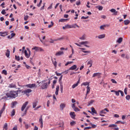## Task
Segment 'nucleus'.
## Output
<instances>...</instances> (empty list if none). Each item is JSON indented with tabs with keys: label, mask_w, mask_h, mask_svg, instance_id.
<instances>
[{
	"label": "nucleus",
	"mask_w": 130,
	"mask_h": 130,
	"mask_svg": "<svg viewBox=\"0 0 130 130\" xmlns=\"http://www.w3.org/2000/svg\"><path fill=\"white\" fill-rule=\"evenodd\" d=\"M21 91V90H18L17 91H10L9 93H6V96H7V98H16L18 96V93H20Z\"/></svg>",
	"instance_id": "f257e3e1"
},
{
	"label": "nucleus",
	"mask_w": 130,
	"mask_h": 130,
	"mask_svg": "<svg viewBox=\"0 0 130 130\" xmlns=\"http://www.w3.org/2000/svg\"><path fill=\"white\" fill-rule=\"evenodd\" d=\"M48 80V82L47 83H42V85L41 86V87L42 89H47L48 87V85L50 84L51 79H49Z\"/></svg>",
	"instance_id": "f03ea898"
},
{
	"label": "nucleus",
	"mask_w": 130,
	"mask_h": 130,
	"mask_svg": "<svg viewBox=\"0 0 130 130\" xmlns=\"http://www.w3.org/2000/svg\"><path fill=\"white\" fill-rule=\"evenodd\" d=\"M28 104V102H26L25 103H24V104H23V105H22V107H21V111H23L24 110V109H25V110H28V109L29 108V106H27V105Z\"/></svg>",
	"instance_id": "7ed1b4c3"
},
{
	"label": "nucleus",
	"mask_w": 130,
	"mask_h": 130,
	"mask_svg": "<svg viewBox=\"0 0 130 130\" xmlns=\"http://www.w3.org/2000/svg\"><path fill=\"white\" fill-rule=\"evenodd\" d=\"M32 92V90L30 89H27L26 90H24L22 91H21V93L24 94H26V95H27V96H29V93Z\"/></svg>",
	"instance_id": "20e7f679"
},
{
	"label": "nucleus",
	"mask_w": 130,
	"mask_h": 130,
	"mask_svg": "<svg viewBox=\"0 0 130 130\" xmlns=\"http://www.w3.org/2000/svg\"><path fill=\"white\" fill-rule=\"evenodd\" d=\"M79 44L83 45L84 46H85L87 48H89L90 46L87 45L90 44V42L88 41H84V42H81L79 43Z\"/></svg>",
	"instance_id": "39448f33"
},
{
	"label": "nucleus",
	"mask_w": 130,
	"mask_h": 130,
	"mask_svg": "<svg viewBox=\"0 0 130 130\" xmlns=\"http://www.w3.org/2000/svg\"><path fill=\"white\" fill-rule=\"evenodd\" d=\"M76 103H74L72 104V108L75 111V112H79L80 111V110L75 106Z\"/></svg>",
	"instance_id": "423d86ee"
},
{
	"label": "nucleus",
	"mask_w": 130,
	"mask_h": 130,
	"mask_svg": "<svg viewBox=\"0 0 130 130\" xmlns=\"http://www.w3.org/2000/svg\"><path fill=\"white\" fill-rule=\"evenodd\" d=\"M31 49L35 50L36 51H44V50L40 47H35L32 48Z\"/></svg>",
	"instance_id": "0eeeda50"
},
{
	"label": "nucleus",
	"mask_w": 130,
	"mask_h": 130,
	"mask_svg": "<svg viewBox=\"0 0 130 130\" xmlns=\"http://www.w3.org/2000/svg\"><path fill=\"white\" fill-rule=\"evenodd\" d=\"M101 75H102V73H94L92 75V77H98V78H101Z\"/></svg>",
	"instance_id": "6e6552de"
},
{
	"label": "nucleus",
	"mask_w": 130,
	"mask_h": 130,
	"mask_svg": "<svg viewBox=\"0 0 130 130\" xmlns=\"http://www.w3.org/2000/svg\"><path fill=\"white\" fill-rule=\"evenodd\" d=\"M36 86V84H28L25 85V87H27L28 88H32L34 87H35Z\"/></svg>",
	"instance_id": "1a4fd4ad"
},
{
	"label": "nucleus",
	"mask_w": 130,
	"mask_h": 130,
	"mask_svg": "<svg viewBox=\"0 0 130 130\" xmlns=\"http://www.w3.org/2000/svg\"><path fill=\"white\" fill-rule=\"evenodd\" d=\"M80 79H79L77 83L76 84H73L72 86V88L73 89L75 88V87H76L77 86H78L79 84L80 83Z\"/></svg>",
	"instance_id": "9d476101"
},
{
	"label": "nucleus",
	"mask_w": 130,
	"mask_h": 130,
	"mask_svg": "<svg viewBox=\"0 0 130 130\" xmlns=\"http://www.w3.org/2000/svg\"><path fill=\"white\" fill-rule=\"evenodd\" d=\"M6 109V105L5 104L2 109V110L0 111V118L2 117V115L3 113L4 112L5 110Z\"/></svg>",
	"instance_id": "9b49d317"
},
{
	"label": "nucleus",
	"mask_w": 130,
	"mask_h": 130,
	"mask_svg": "<svg viewBox=\"0 0 130 130\" xmlns=\"http://www.w3.org/2000/svg\"><path fill=\"white\" fill-rule=\"evenodd\" d=\"M110 11L111 13H114V14H113L114 15H115V16L117 15L118 12L116 11V10H115L114 9H112L110 10Z\"/></svg>",
	"instance_id": "f8f14e48"
},
{
	"label": "nucleus",
	"mask_w": 130,
	"mask_h": 130,
	"mask_svg": "<svg viewBox=\"0 0 130 130\" xmlns=\"http://www.w3.org/2000/svg\"><path fill=\"white\" fill-rule=\"evenodd\" d=\"M8 87H9L10 88H16V84L11 83V84H9V86H8Z\"/></svg>",
	"instance_id": "ddd939ff"
},
{
	"label": "nucleus",
	"mask_w": 130,
	"mask_h": 130,
	"mask_svg": "<svg viewBox=\"0 0 130 130\" xmlns=\"http://www.w3.org/2000/svg\"><path fill=\"white\" fill-rule=\"evenodd\" d=\"M70 115L71 116V117L73 119H74L75 118V117L76 116L75 113L74 112H71L70 113Z\"/></svg>",
	"instance_id": "4468645a"
},
{
	"label": "nucleus",
	"mask_w": 130,
	"mask_h": 130,
	"mask_svg": "<svg viewBox=\"0 0 130 130\" xmlns=\"http://www.w3.org/2000/svg\"><path fill=\"white\" fill-rule=\"evenodd\" d=\"M63 54H64V52L63 51H59L55 54V56H60Z\"/></svg>",
	"instance_id": "2eb2a0df"
},
{
	"label": "nucleus",
	"mask_w": 130,
	"mask_h": 130,
	"mask_svg": "<svg viewBox=\"0 0 130 130\" xmlns=\"http://www.w3.org/2000/svg\"><path fill=\"white\" fill-rule=\"evenodd\" d=\"M64 39H65V37H62L61 38H58L56 39H54V41H55L56 42H57L58 41H62L63 40H64Z\"/></svg>",
	"instance_id": "dca6fc26"
},
{
	"label": "nucleus",
	"mask_w": 130,
	"mask_h": 130,
	"mask_svg": "<svg viewBox=\"0 0 130 130\" xmlns=\"http://www.w3.org/2000/svg\"><path fill=\"white\" fill-rule=\"evenodd\" d=\"M59 90V86H57L55 89V95H57L58 94Z\"/></svg>",
	"instance_id": "f3484780"
},
{
	"label": "nucleus",
	"mask_w": 130,
	"mask_h": 130,
	"mask_svg": "<svg viewBox=\"0 0 130 130\" xmlns=\"http://www.w3.org/2000/svg\"><path fill=\"white\" fill-rule=\"evenodd\" d=\"M6 57H7V58H10V51H9V49L6 50Z\"/></svg>",
	"instance_id": "a211bd4d"
},
{
	"label": "nucleus",
	"mask_w": 130,
	"mask_h": 130,
	"mask_svg": "<svg viewBox=\"0 0 130 130\" xmlns=\"http://www.w3.org/2000/svg\"><path fill=\"white\" fill-rule=\"evenodd\" d=\"M86 88H87V91H86V96H87L88 94H89L90 91V88L89 86H87L86 87Z\"/></svg>",
	"instance_id": "6ab92c4d"
},
{
	"label": "nucleus",
	"mask_w": 130,
	"mask_h": 130,
	"mask_svg": "<svg viewBox=\"0 0 130 130\" xmlns=\"http://www.w3.org/2000/svg\"><path fill=\"white\" fill-rule=\"evenodd\" d=\"M95 8L98 9L99 11H102L103 10V6H101L100 5L95 6Z\"/></svg>",
	"instance_id": "aec40b11"
},
{
	"label": "nucleus",
	"mask_w": 130,
	"mask_h": 130,
	"mask_svg": "<svg viewBox=\"0 0 130 130\" xmlns=\"http://www.w3.org/2000/svg\"><path fill=\"white\" fill-rule=\"evenodd\" d=\"M86 35L84 34L81 37L79 38V39L81 40H86Z\"/></svg>",
	"instance_id": "412c9836"
},
{
	"label": "nucleus",
	"mask_w": 130,
	"mask_h": 130,
	"mask_svg": "<svg viewBox=\"0 0 130 130\" xmlns=\"http://www.w3.org/2000/svg\"><path fill=\"white\" fill-rule=\"evenodd\" d=\"M65 107H66V105H65L64 104L62 103V104H61L60 105L59 108H60V109L61 110H63V109Z\"/></svg>",
	"instance_id": "4be33fe9"
},
{
	"label": "nucleus",
	"mask_w": 130,
	"mask_h": 130,
	"mask_svg": "<svg viewBox=\"0 0 130 130\" xmlns=\"http://www.w3.org/2000/svg\"><path fill=\"white\" fill-rule=\"evenodd\" d=\"M77 69V66L74 65L69 68V70H74Z\"/></svg>",
	"instance_id": "5701e85b"
},
{
	"label": "nucleus",
	"mask_w": 130,
	"mask_h": 130,
	"mask_svg": "<svg viewBox=\"0 0 130 130\" xmlns=\"http://www.w3.org/2000/svg\"><path fill=\"white\" fill-rule=\"evenodd\" d=\"M106 37V35L105 34L104 35H99L98 38L99 39H103V38H105Z\"/></svg>",
	"instance_id": "b1692460"
},
{
	"label": "nucleus",
	"mask_w": 130,
	"mask_h": 130,
	"mask_svg": "<svg viewBox=\"0 0 130 130\" xmlns=\"http://www.w3.org/2000/svg\"><path fill=\"white\" fill-rule=\"evenodd\" d=\"M30 54H31L30 51V50H28V53H26V54H25V57H26V58H29L30 55Z\"/></svg>",
	"instance_id": "393cba45"
},
{
	"label": "nucleus",
	"mask_w": 130,
	"mask_h": 130,
	"mask_svg": "<svg viewBox=\"0 0 130 130\" xmlns=\"http://www.w3.org/2000/svg\"><path fill=\"white\" fill-rule=\"evenodd\" d=\"M72 28H76V27L79 28L80 27L77 24L71 25Z\"/></svg>",
	"instance_id": "a878e982"
},
{
	"label": "nucleus",
	"mask_w": 130,
	"mask_h": 130,
	"mask_svg": "<svg viewBox=\"0 0 130 130\" xmlns=\"http://www.w3.org/2000/svg\"><path fill=\"white\" fill-rule=\"evenodd\" d=\"M62 78H63V76L61 75V76L60 77L58 80V82L59 84H62Z\"/></svg>",
	"instance_id": "bb28decb"
},
{
	"label": "nucleus",
	"mask_w": 130,
	"mask_h": 130,
	"mask_svg": "<svg viewBox=\"0 0 130 130\" xmlns=\"http://www.w3.org/2000/svg\"><path fill=\"white\" fill-rule=\"evenodd\" d=\"M122 41H123V38H119V39H118V40L117 41V42L118 43L120 44V43H121L122 42Z\"/></svg>",
	"instance_id": "cd10ccee"
},
{
	"label": "nucleus",
	"mask_w": 130,
	"mask_h": 130,
	"mask_svg": "<svg viewBox=\"0 0 130 130\" xmlns=\"http://www.w3.org/2000/svg\"><path fill=\"white\" fill-rule=\"evenodd\" d=\"M38 101H36L32 103V108H35L37 106Z\"/></svg>",
	"instance_id": "c85d7f7f"
},
{
	"label": "nucleus",
	"mask_w": 130,
	"mask_h": 130,
	"mask_svg": "<svg viewBox=\"0 0 130 130\" xmlns=\"http://www.w3.org/2000/svg\"><path fill=\"white\" fill-rule=\"evenodd\" d=\"M60 85V91L61 93L63 92V84H59Z\"/></svg>",
	"instance_id": "c756f323"
},
{
	"label": "nucleus",
	"mask_w": 130,
	"mask_h": 130,
	"mask_svg": "<svg viewBox=\"0 0 130 130\" xmlns=\"http://www.w3.org/2000/svg\"><path fill=\"white\" fill-rule=\"evenodd\" d=\"M124 23L125 25H128L130 23V21L129 20H126L124 21Z\"/></svg>",
	"instance_id": "7c9ffc66"
},
{
	"label": "nucleus",
	"mask_w": 130,
	"mask_h": 130,
	"mask_svg": "<svg viewBox=\"0 0 130 130\" xmlns=\"http://www.w3.org/2000/svg\"><path fill=\"white\" fill-rule=\"evenodd\" d=\"M89 125H91V128H96V126H97L96 125L93 124H92L91 122H90V123H89Z\"/></svg>",
	"instance_id": "2f4dec72"
},
{
	"label": "nucleus",
	"mask_w": 130,
	"mask_h": 130,
	"mask_svg": "<svg viewBox=\"0 0 130 130\" xmlns=\"http://www.w3.org/2000/svg\"><path fill=\"white\" fill-rule=\"evenodd\" d=\"M0 34H2L1 35L2 37H4V36L3 35H5V36H7L8 32H0Z\"/></svg>",
	"instance_id": "473e14b6"
},
{
	"label": "nucleus",
	"mask_w": 130,
	"mask_h": 130,
	"mask_svg": "<svg viewBox=\"0 0 130 130\" xmlns=\"http://www.w3.org/2000/svg\"><path fill=\"white\" fill-rule=\"evenodd\" d=\"M91 112L93 113L94 114H97L96 111H95V109L93 107L91 108Z\"/></svg>",
	"instance_id": "72a5a7b5"
},
{
	"label": "nucleus",
	"mask_w": 130,
	"mask_h": 130,
	"mask_svg": "<svg viewBox=\"0 0 130 130\" xmlns=\"http://www.w3.org/2000/svg\"><path fill=\"white\" fill-rule=\"evenodd\" d=\"M87 64L89 65L90 64L89 68H91L92 66V60H90L87 62Z\"/></svg>",
	"instance_id": "f704fd0d"
},
{
	"label": "nucleus",
	"mask_w": 130,
	"mask_h": 130,
	"mask_svg": "<svg viewBox=\"0 0 130 130\" xmlns=\"http://www.w3.org/2000/svg\"><path fill=\"white\" fill-rule=\"evenodd\" d=\"M67 20H68V19H60V20H58V22H64Z\"/></svg>",
	"instance_id": "c9c22d12"
},
{
	"label": "nucleus",
	"mask_w": 130,
	"mask_h": 130,
	"mask_svg": "<svg viewBox=\"0 0 130 130\" xmlns=\"http://www.w3.org/2000/svg\"><path fill=\"white\" fill-rule=\"evenodd\" d=\"M90 84L89 82H83L82 84V85H84V86H87V85H89Z\"/></svg>",
	"instance_id": "e433bc0d"
},
{
	"label": "nucleus",
	"mask_w": 130,
	"mask_h": 130,
	"mask_svg": "<svg viewBox=\"0 0 130 130\" xmlns=\"http://www.w3.org/2000/svg\"><path fill=\"white\" fill-rule=\"evenodd\" d=\"M40 124H42L43 123V118H42V115H41L40 117Z\"/></svg>",
	"instance_id": "4c0bfd02"
},
{
	"label": "nucleus",
	"mask_w": 130,
	"mask_h": 130,
	"mask_svg": "<svg viewBox=\"0 0 130 130\" xmlns=\"http://www.w3.org/2000/svg\"><path fill=\"white\" fill-rule=\"evenodd\" d=\"M15 114V111L14 109L12 110V111H11V116H14Z\"/></svg>",
	"instance_id": "58836bf2"
},
{
	"label": "nucleus",
	"mask_w": 130,
	"mask_h": 130,
	"mask_svg": "<svg viewBox=\"0 0 130 130\" xmlns=\"http://www.w3.org/2000/svg\"><path fill=\"white\" fill-rule=\"evenodd\" d=\"M111 81L112 82V83H113L114 84H117V82L114 79H112L111 80Z\"/></svg>",
	"instance_id": "ea45409f"
},
{
	"label": "nucleus",
	"mask_w": 130,
	"mask_h": 130,
	"mask_svg": "<svg viewBox=\"0 0 130 130\" xmlns=\"http://www.w3.org/2000/svg\"><path fill=\"white\" fill-rule=\"evenodd\" d=\"M108 126L109 127H117V125L113 124L109 125Z\"/></svg>",
	"instance_id": "a19ab883"
},
{
	"label": "nucleus",
	"mask_w": 130,
	"mask_h": 130,
	"mask_svg": "<svg viewBox=\"0 0 130 130\" xmlns=\"http://www.w3.org/2000/svg\"><path fill=\"white\" fill-rule=\"evenodd\" d=\"M23 124L25 125V129H28L29 128V125L26 123L25 122H23Z\"/></svg>",
	"instance_id": "79ce46f5"
},
{
	"label": "nucleus",
	"mask_w": 130,
	"mask_h": 130,
	"mask_svg": "<svg viewBox=\"0 0 130 130\" xmlns=\"http://www.w3.org/2000/svg\"><path fill=\"white\" fill-rule=\"evenodd\" d=\"M52 63L53 64L55 68H56V67H57V61L56 60H55L54 61H52Z\"/></svg>",
	"instance_id": "37998d69"
},
{
	"label": "nucleus",
	"mask_w": 130,
	"mask_h": 130,
	"mask_svg": "<svg viewBox=\"0 0 130 130\" xmlns=\"http://www.w3.org/2000/svg\"><path fill=\"white\" fill-rule=\"evenodd\" d=\"M115 94H116V95L117 96H119L120 95V92H119V90L118 91H115Z\"/></svg>",
	"instance_id": "c03bdc74"
},
{
	"label": "nucleus",
	"mask_w": 130,
	"mask_h": 130,
	"mask_svg": "<svg viewBox=\"0 0 130 130\" xmlns=\"http://www.w3.org/2000/svg\"><path fill=\"white\" fill-rule=\"evenodd\" d=\"M65 27L67 28H72V25L68 24L65 26Z\"/></svg>",
	"instance_id": "a18cd8bd"
},
{
	"label": "nucleus",
	"mask_w": 130,
	"mask_h": 130,
	"mask_svg": "<svg viewBox=\"0 0 130 130\" xmlns=\"http://www.w3.org/2000/svg\"><path fill=\"white\" fill-rule=\"evenodd\" d=\"M70 124L71 126L74 125L76 124V122L74 121H72L71 122H70Z\"/></svg>",
	"instance_id": "49530a36"
},
{
	"label": "nucleus",
	"mask_w": 130,
	"mask_h": 130,
	"mask_svg": "<svg viewBox=\"0 0 130 130\" xmlns=\"http://www.w3.org/2000/svg\"><path fill=\"white\" fill-rule=\"evenodd\" d=\"M127 88H124V92L125 95L127 94Z\"/></svg>",
	"instance_id": "de8ad7c7"
},
{
	"label": "nucleus",
	"mask_w": 130,
	"mask_h": 130,
	"mask_svg": "<svg viewBox=\"0 0 130 130\" xmlns=\"http://www.w3.org/2000/svg\"><path fill=\"white\" fill-rule=\"evenodd\" d=\"M51 25H48V28H51L52 26H53L54 23L52 21L51 22Z\"/></svg>",
	"instance_id": "09e8293b"
},
{
	"label": "nucleus",
	"mask_w": 130,
	"mask_h": 130,
	"mask_svg": "<svg viewBox=\"0 0 130 130\" xmlns=\"http://www.w3.org/2000/svg\"><path fill=\"white\" fill-rule=\"evenodd\" d=\"M4 128H5L6 130L8 129V123H6L5 124Z\"/></svg>",
	"instance_id": "8fccbe9b"
},
{
	"label": "nucleus",
	"mask_w": 130,
	"mask_h": 130,
	"mask_svg": "<svg viewBox=\"0 0 130 130\" xmlns=\"http://www.w3.org/2000/svg\"><path fill=\"white\" fill-rule=\"evenodd\" d=\"M105 27H106L105 25H102L100 26V29L101 30H105Z\"/></svg>",
	"instance_id": "3c124183"
},
{
	"label": "nucleus",
	"mask_w": 130,
	"mask_h": 130,
	"mask_svg": "<svg viewBox=\"0 0 130 130\" xmlns=\"http://www.w3.org/2000/svg\"><path fill=\"white\" fill-rule=\"evenodd\" d=\"M42 4V0H40V3H39V4H38V7H40L41 5Z\"/></svg>",
	"instance_id": "603ef678"
},
{
	"label": "nucleus",
	"mask_w": 130,
	"mask_h": 130,
	"mask_svg": "<svg viewBox=\"0 0 130 130\" xmlns=\"http://www.w3.org/2000/svg\"><path fill=\"white\" fill-rule=\"evenodd\" d=\"M125 99L126 100L129 101L130 100V95H127L126 96Z\"/></svg>",
	"instance_id": "864d4df0"
},
{
	"label": "nucleus",
	"mask_w": 130,
	"mask_h": 130,
	"mask_svg": "<svg viewBox=\"0 0 130 130\" xmlns=\"http://www.w3.org/2000/svg\"><path fill=\"white\" fill-rule=\"evenodd\" d=\"M2 73H3V74H5V75H7V71L5 70H4L3 71Z\"/></svg>",
	"instance_id": "5fc2aeb1"
},
{
	"label": "nucleus",
	"mask_w": 130,
	"mask_h": 130,
	"mask_svg": "<svg viewBox=\"0 0 130 130\" xmlns=\"http://www.w3.org/2000/svg\"><path fill=\"white\" fill-rule=\"evenodd\" d=\"M119 92L122 96H124V92L122 90H119Z\"/></svg>",
	"instance_id": "6e6d98bb"
},
{
	"label": "nucleus",
	"mask_w": 130,
	"mask_h": 130,
	"mask_svg": "<svg viewBox=\"0 0 130 130\" xmlns=\"http://www.w3.org/2000/svg\"><path fill=\"white\" fill-rule=\"evenodd\" d=\"M15 59L17 60V61H19L20 60V57L17 56V55H15Z\"/></svg>",
	"instance_id": "4d7b16f0"
},
{
	"label": "nucleus",
	"mask_w": 130,
	"mask_h": 130,
	"mask_svg": "<svg viewBox=\"0 0 130 130\" xmlns=\"http://www.w3.org/2000/svg\"><path fill=\"white\" fill-rule=\"evenodd\" d=\"M55 74L57 76H60L61 75V74L60 73H58V72L57 71H56L55 72Z\"/></svg>",
	"instance_id": "13d9d810"
},
{
	"label": "nucleus",
	"mask_w": 130,
	"mask_h": 130,
	"mask_svg": "<svg viewBox=\"0 0 130 130\" xmlns=\"http://www.w3.org/2000/svg\"><path fill=\"white\" fill-rule=\"evenodd\" d=\"M100 113H102V114H106V112H105V110L104 109V110L101 111H100Z\"/></svg>",
	"instance_id": "bf43d9fd"
},
{
	"label": "nucleus",
	"mask_w": 130,
	"mask_h": 130,
	"mask_svg": "<svg viewBox=\"0 0 130 130\" xmlns=\"http://www.w3.org/2000/svg\"><path fill=\"white\" fill-rule=\"evenodd\" d=\"M80 4H81L80 1H77V2H76V5L77 6H79Z\"/></svg>",
	"instance_id": "052dcab7"
},
{
	"label": "nucleus",
	"mask_w": 130,
	"mask_h": 130,
	"mask_svg": "<svg viewBox=\"0 0 130 130\" xmlns=\"http://www.w3.org/2000/svg\"><path fill=\"white\" fill-rule=\"evenodd\" d=\"M17 104V102L16 101H14L12 102V106H15Z\"/></svg>",
	"instance_id": "680f3d73"
},
{
	"label": "nucleus",
	"mask_w": 130,
	"mask_h": 130,
	"mask_svg": "<svg viewBox=\"0 0 130 130\" xmlns=\"http://www.w3.org/2000/svg\"><path fill=\"white\" fill-rule=\"evenodd\" d=\"M114 117H115V118H119L120 116L117 114H114Z\"/></svg>",
	"instance_id": "e2e57ef3"
},
{
	"label": "nucleus",
	"mask_w": 130,
	"mask_h": 130,
	"mask_svg": "<svg viewBox=\"0 0 130 130\" xmlns=\"http://www.w3.org/2000/svg\"><path fill=\"white\" fill-rule=\"evenodd\" d=\"M28 19V16H24V20L27 21Z\"/></svg>",
	"instance_id": "0e129e2a"
},
{
	"label": "nucleus",
	"mask_w": 130,
	"mask_h": 130,
	"mask_svg": "<svg viewBox=\"0 0 130 130\" xmlns=\"http://www.w3.org/2000/svg\"><path fill=\"white\" fill-rule=\"evenodd\" d=\"M90 128H91V127H90V126L85 127L84 128V130L90 129Z\"/></svg>",
	"instance_id": "69168bd1"
},
{
	"label": "nucleus",
	"mask_w": 130,
	"mask_h": 130,
	"mask_svg": "<svg viewBox=\"0 0 130 130\" xmlns=\"http://www.w3.org/2000/svg\"><path fill=\"white\" fill-rule=\"evenodd\" d=\"M2 14H3V15H5L6 14V10H3L2 12Z\"/></svg>",
	"instance_id": "338daca9"
},
{
	"label": "nucleus",
	"mask_w": 130,
	"mask_h": 130,
	"mask_svg": "<svg viewBox=\"0 0 130 130\" xmlns=\"http://www.w3.org/2000/svg\"><path fill=\"white\" fill-rule=\"evenodd\" d=\"M15 36H16V34H14V33H11V38H13V37H15Z\"/></svg>",
	"instance_id": "774afa93"
}]
</instances>
